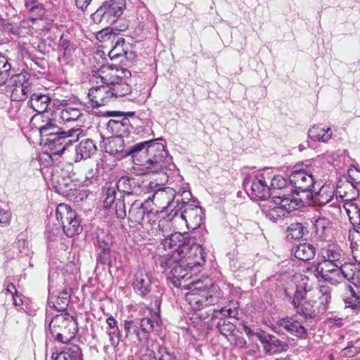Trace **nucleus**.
<instances>
[{"instance_id": "13", "label": "nucleus", "mask_w": 360, "mask_h": 360, "mask_svg": "<svg viewBox=\"0 0 360 360\" xmlns=\"http://www.w3.org/2000/svg\"><path fill=\"white\" fill-rule=\"evenodd\" d=\"M80 128H72L68 131H60L50 138L44 140V145L46 146L53 154H60L73 143L79 139L82 134Z\"/></svg>"}, {"instance_id": "19", "label": "nucleus", "mask_w": 360, "mask_h": 360, "mask_svg": "<svg viewBox=\"0 0 360 360\" xmlns=\"http://www.w3.org/2000/svg\"><path fill=\"white\" fill-rule=\"evenodd\" d=\"M88 96L94 108L105 105L115 98L109 86L103 83L91 88Z\"/></svg>"}, {"instance_id": "28", "label": "nucleus", "mask_w": 360, "mask_h": 360, "mask_svg": "<svg viewBox=\"0 0 360 360\" xmlns=\"http://www.w3.org/2000/svg\"><path fill=\"white\" fill-rule=\"evenodd\" d=\"M342 264V263L322 259V261L319 262L316 267V272L317 276L324 279L330 278L329 274L337 276L339 266H341Z\"/></svg>"}, {"instance_id": "36", "label": "nucleus", "mask_w": 360, "mask_h": 360, "mask_svg": "<svg viewBox=\"0 0 360 360\" xmlns=\"http://www.w3.org/2000/svg\"><path fill=\"white\" fill-rule=\"evenodd\" d=\"M96 251L97 261L103 264H110V243L105 238H98Z\"/></svg>"}, {"instance_id": "1", "label": "nucleus", "mask_w": 360, "mask_h": 360, "mask_svg": "<svg viewBox=\"0 0 360 360\" xmlns=\"http://www.w3.org/2000/svg\"><path fill=\"white\" fill-rule=\"evenodd\" d=\"M126 157L131 156L139 175L155 174L166 169L171 161L162 143L154 141H143L127 147Z\"/></svg>"}, {"instance_id": "23", "label": "nucleus", "mask_w": 360, "mask_h": 360, "mask_svg": "<svg viewBox=\"0 0 360 360\" xmlns=\"http://www.w3.org/2000/svg\"><path fill=\"white\" fill-rule=\"evenodd\" d=\"M279 325L299 338H305L307 337V329L303 326L300 317L295 315L292 318L281 319L278 321Z\"/></svg>"}, {"instance_id": "27", "label": "nucleus", "mask_w": 360, "mask_h": 360, "mask_svg": "<svg viewBox=\"0 0 360 360\" xmlns=\"http://www.w3.org/2000/svg\"><path fill=\"white\" fill-rule=\"evenodd\" d=\"M75 48V44L70 41L68 36L63 34L60 37L58 43V51L60 53L58 60L68 63Z\"/></svg>"}, {"instance_id": "22", "label": "nucleus", "mask_w": 360, "mask_h": 360, "mask_svg": "<svg viewBox=\"0 0 360 360\" xmlns=\"http://www.w3.org/2000/svg\"><path fill=\"white\" fill-rule=\"evenodd\" d=\"M311 193L314 202L319 206H323L333 200L335 187L331 184H325L319 188L315 186Z\"/></svg>"}, {"instance_id": "24", "label": "nucleus", "mask_w": 360, "mask_h": 360, "mask_svg": "<svg viewBox=\"0 0 360 360\" xmlns=\"http://www.w3.org/2000/svg\"><path fill=\"white\" fill-rule=\"evenodd\" d=\"M184 255V259L192 269L202 266L205 262V253L202 246L198 244L191 243L189 250Z\"/></svg>"}, {"instance_id": "56", "label": "nucleus", "mask_w": 360, "mask_h": 360, "mask_svg": "<svg viewBox=\"0 0 360 360\" xmlns=\"http://www.w3.org/2000/svg\"><path fill=\"white\" fill-rule=\"evenodd\" d=\"M11 69V65L9 63V59L0 53V70L10 72Z\"/></svg>"}, {"instance_id": "12", "label": "nucleus", "mask_w": 360, "mask_h": 360, "mask_svg": "<svg viewBox=\"0 0 360 360\" xmlns=\"http://www.w3.org/2000/svg\"><path fill=\"white\" fill-rule=\"evenodd\" d=\"M56 217L68 237H72L82 232V226L80 224V219L68 205L59 204L56 207Z\"/></svg>"}, {"instance_id": "25", "label": "nucleus", "mask_w": 360, "mask_h": 360, "mask_svg": "<svg viewBox=\"0 0 360 360\" xmlns=\"http://www.w3.org/2000/svg\"><path fill=\"white\" fill-rule=\"evenodd\" d=\"M96 151L97 147L91 139L82 140L76 148L75 162L90 158Z\"/></svg>"}, {"instance_id": "50", "label": "nucleus", "mask_w": 360, "mask_h": 360, "mask_svg": "<svg viewBox=\"0 0 360 360\" xmlns=\"http://www.w3.org/2000/svg\"><path fill=\"white\" fill-rule=\"evenodd\" d=\"M238 315L236 307H222L220 310H214L212 314V319H220L225 317L235 318Z\"/></svg>"}, {"instance_id": "43", "label": "nucleus", "mask_w": 360, "mask_h": 360, "mask_svg": "<svg viewBox=\"0 0 360 360\" xmlns=\"http://www.w3.org/2000/svg\"><path fill=\"white\" fill-rule=\"evenodd\" d=\"M82 353L77 345H70L57 354L55 360H81Z\"/></svg>"}, {"instance_id": "5", "label": "nucleus", "mask_w": 360, "mask_h": 360, "mask_svg": "<svg viewBox=\"0 0 360 360\" xmlns=\"http://www.w3.org/2000/svg\"><path fill=\"white\" fill-rule=\"evenodd\" d=\"M46 321L49 323V332L55 340L63 344L74 339L78 330L75 318L67 313H60L53 317L46 316Z\"/></svg>"}, {"instance_id": "7", "label": "nucleus", "mask_w": 360, "mask_h": 360, "mask_svg": "<svg viewBox=\"0 0 360 360\" xmlns=\"http://www.w3.org/2000/svg\"><path fill=\"white\" fill-rule=\"evenodd\" d=\"M160 315L156 314L153 319L150 318L125 319L124 321V331L125 338L135 339L139 343H146L150 338V334L153 331L154 323H158Z\"/></svg>"}, {"instance_id": "17", "label": "nucleus", "mask_w": 360, "mask_h": 360, "mask_svg": "<svg viewBox=\"0 0 360 360\" xmlns=\"http://www.w3.org/2000/svg\"><path fill=\"white\" fill-rule=\"evenodd\" d=\"M293 187L300 191H310L316 185V181L311 171L305 169L293 170L289 177Z\"/></svg>"}, {"instance_id": "42", "label": "nucleus", "mask_w": 360, "mask_h": 360, "mask_svg": "<svg viewBox=\"0 0 360 360\" xmlns=\"http://www.w3.org/2000/svg\"><path fill=\"white\" fill-rule=\"evenodd\" d=\"M359 269L358 265L347 263L344 261L342 262V266H339L337 276H340L343 280L347 279L351 283H353Z\"/></svg>"}, {"instance_id": "45", "label": "nucleus", "mask_w": 360, "mask_h": 360, "mask_svg": "<svg viewBox=\"0 0 360 360\" xmlns=\"http://www.w3.org/2000/svg\"><path fill=\"white\" fill-rule=\"evenodd\" d=\"M330 221L327 218L320 217L316 219L314 222L315 236L321 240L325 239L330 229Z\"/></svg>"}, {"instance_id": "32", "label": "nucleus", "mask_w": 360, "mask_h": 360, "mask_svg": "<svg viewBox=\"0 0 360 360\" xmlns=\"http://www.w3.org/2000/svg\"><path fill=\"white\" fill-rule=\"evenodd\" d=\"M25 6L28 12L29 18L32 22L44 19L46 8L42 4L36 0H25Z\"/></svg>"}, {"instance_id": "64", "label": "nucleus", "mask_w": 360, "mask_h": 360, "mask_svg": "<svg viewBox=\"0 0 360 360\" xmlns=\"http://www.w3.org/2000/svg\"><path fill=\"white\" fill-rule=\"evenodd\" d=\"M329 278H327L325 280L328 281L332 285H336L343 281V278L340 276H337V278H336V277L332 276V274H330V275L329 274Z\"/></svg>"}, {"instance_id": "4", "label": "nucleus", "mask_w": 360, "mask_h": 360, "mask_svg": "<svg viewBox=\"0 0 360 360\" xmlns=\"http://www.w3.org/2000/svg\"><path fill=\"white\" fill-rule=\"evenodd\" d=\"M302 205V201L294 194L283 195L267 200L262 205V212L267 219L276 222Z\"/></svg>"}, {"instance_id": "59", "label": "nucleus", "mask_w": 360, "mask_h": 360, "mask_svg": "<svg viewBox=\"0 0 360 360\" xmlns=\"http://www.w3.org/2000/svg\"><path fill=\"white\" fill-rule=\"evenodd\" d=\"M160 356L158 360H175V356L165 348L160 349Z\"/></svg>"}, {"instance_id": "57", "label": "nucleus", "mask_w": 360, "mask_h": 360, "mask_svg": "<svg viewBox=\"0 0 360 360\" xmlns=\"http://www.w3.org/2000/svg\"><path fill=\"white\" fill-rule=\"evenodd\" d=\"M305 292L302 291H296L293 300L292 301V304L295 307V308L298 309L300 305V301L304 298V295Z\"/></svg>"}, {"instance_id": "30", "label": "nucleus", "mask_w": 360, "mask_h": 360, "mask_svg": "<svg viewBox=\"0 0 360 360\" xmlns=\"http://www.w3.org/2000/svg\"><path fill=\"white\" fill-rule=\"evenodd\" d=\"M130 123L127 117L121 120H110L106 124L108 131L115 136L123 137L129 132Z\"/></svg>"}, {"instance_id": "44", "label": "nucleus", "mask_w": 360, "mask_h": 360, "mask_svg": "<svg viewBox=\"0 0 360 360\" xmlns=\"http://www.w3.org/2000/svg\"><path fill=\"white\" fill-rule=\"evenodd\" d=\"M319 295V313H323L328 309V305L331 300V289L326 285H320L318 290Z\"/></svg>"}, {"instance_id": "31", "label": "nucleus", "mask_w": 360, "mask_h": 360, "mask_svg": "<svg viewBox=\"0 0 360 360\" xmlns=\"http://www.w3.org/2000/svg\"><path fill=\"white\" fill-rule=\"evenodd\" d=\"M136 23L138 27L141 30L149 29L155 25L154 15L145 6L137 8Z\"/></svg>"}, {"instance_id": "9", "label": "nucleus", "mask_w": 360, "mask_h": 360, "mask_svg": "<svg viewBox=\"0 0 360 360\" xmlns=\"http://www.w3.org/2000/svg\"><path fill=\"white\" fill-rule=\"evenodd\" d=\"M146 193H153L151 198V207L155 204L162 209L174 208L176 210L181 204V199L175 200L176 191L170 187L162 188L161 186L154 181L147 183Z\"/></svg>"}, {"instance_id": "53", "label": "nucleus", "mask_w": 360, "mask_h": 360, "mask_svg": "<svg viewBox=\"0 0 360 360\" xmlns=\"http://www.w3.org/2000/svg\"><path fill=\"white\" fill-rule=\"evenodd\" d=\"M269 337L271 340V347L274 354L288 350L289 346L286 342L282 341L272 335H269Z\"/></svg>"}, {"instance_id": "48", "label": "nucleus", "mask_w": 360, "mask_h": 360, "mask_svg": "<svg viewBox=\"0 0 360 360\" xmlns=\"http://www.w3.org/2000/svg\"><path fill=\"white\" fill-rule=\"evenodd\" d=\"M114 167V160H112V158L110 155H104L98 160L96 165L97 171H102L103 173H107L112 171Z\"/></svg>"}, {"instance_id": "39", "label": "nucleus", "mask_w": 360, "mask_h": 360, "mask_svg": "<svg viewBox=\"0 0 360 360\" xmlns=\"http://www.w3.org/2000/svg\"><path fill=\"white\" fill-rule=\"evenodd\" d=\"M178 214L177 210H172V212L165 217H162L158 221L156 231L159 235L166 236L169 235L173 228V219Z\"/></svg>"}, {"instance_id": "33", "label": "nucleus", "mask_w": 360, "mask_h": 360, "mask_svg": "<svg viewBox=\"0 0 360 360\" xmlns=\"http://www.w3.org/2000/svg\"><path fill=\"white\" fill-rule=\"evenodd\" d=\"M127 151V147L124 145L123 137L115 136L110 138L106 148V152L110 155H117L118 158L122 159L126 157Z\"/></svg>"}, {"instance_id": "6", "label": "nucleus", "mask_w": 360, "mask_h": 360, "mask_svg": "<svg viewBox=\"0 0 360 360\" xmlns=\"http://www.w3.org/2000/svg\"><path fill=\"white\" fill-rule=\"evenodd\" d=\"M160 238L165 250H172L168 255H164L159 259L160 266H168L174 262L184 258L186 251L189 250L191 240L187 236L176 232Z\"/></svg>"}, {"instance_id": "34", "label": "nucleus", "mask_w": 360, "mask_h": 360, "mask_svg": "<svg viewBox=\"0 0 360 360\" xmlns=\"http://www.w3.org/2000/svg\"><path fill=\"white\" fill-rule=\"evenodd\" d=\"M51 102V98L48 94L41 93L32 94L29 101L30 107L38 113L45 112Z\"/></svg>"}, {"instance_id": "63", "label": "nucleus", "mask_w": 360, "mask_h": 360, "mask_svg": "<svg viewBox=\"0 0 360 360\" xmlns=\"http://www.w3.org/2000/svg\"><path fill=\"white\" fill-rule=\"evenodd\" d=\"M92 0H75L77 7L81 10H84Z\"/></svg>"}, {"instance_id": "62", "label": "nucleus", "mask_w": 360, "mask_h": 360, "mask_svg": "<svg viewBox=\"0 0 360 360\" xmlns=\"http://www.w3.org/2000/svg\"><path fill=\"white\" fill-rule=\"evenodd\" d=\"M10 221L9 214L0 208V223L7 224Z\"/></svg>"}, {"instance_id": "51", "label": "nucleus", "mask_w": 360, "mask_h": 360, "mask_svg": "<svg viewBox=\"0 0 360 360\" xmlns=\"http://www.w3.org/2000/svg\"><path fill=\"white\" fill-rule=\"evenodd\" d=\"M219 321L217 323V328L224 335L231 334L235 329V326L224 318L219 319Z\"/></svg>"}, {"instance_id": "16", "label": "nucleus", "mask_w": 360, "mask_h": 360, "mask_svg": "<svg viewBox=\"0 0 360 360\" xmlns=\"http://www.w3.org/2000/svg\"><path fill=\"white\" fill-rule=\"evenodd\" d=\"M147 184L139 179L128 176H121L117 182L115 189H117L124 195H139L141 193H146Z\"/></svg>"}, {"instance_id": "49", "label": "nucleus", "mask_w": 360, "mask_h": 360, "mask_svg": "<svg viewBox=\"0 0 360 360\" xmlns=\"http://www.w3.org/2000/svg\"><path fill=\"white\" fill-rule=\"evenodd\" d=\"M297 312L299 314L298 316L304 319L308 317H314L318 313L314 309V305L308 301L300 303V305L297 309Z\"/></svg>"}, {"instance_id": "21", "label": "nucleus", "mask_w": 360, "mask_h": 360, "mask_svg": "<svg viewBox=\"0 0 360 360\" xmlns=\"http://www.w3.org/2000/svg\"><path fill=\"white\" fill-rule=\"evenodd\" d=\"M132 286L140 296L146 297L151 290V276L143 269L138 270L134 275Z\"/></svg>"}, {"instance_id": "52", "label": "nucleus", "mask_w": 360, "mask_h": 360, "mask_svg": "<svg viewBox=\"0 0 360 360\" xmlns=\"http://www.w3.org/2000/svg\"><path fill=\"white\" fill-rule=\"evenodd\" d=\"M271 184L269 186L270 191L271 190H281L283 188H285L286 186L288 185V180L287 179L284 178L281 175H276L273 177L271 176Z\"/></svg>"}, {"instance_id": "47", "label": "nucleus", "mask_w": 360, "mask_h": 360, "mask_svg": "<svg viewBox=\"0 0 360 360\" xmlns=\"http://www.w3.org/2000/svg\"><path fill=\"white\" fill-rule=\"evenodd\" d=\"M345 208L352 224L360 226V208L358 205L354 202H348L345 205Z\"/></svg>"}, {"instance_id": "11", "label": "nucleus", "mask_w": 360, "mask_h": 360, "mask_svg": "<svg viewBox=\"0 0 360 360\" xmlns=\"http://www.w3.org/2000/svg\"><path fill=\"white\" fill-rule=\"evenodd\" d=\"M151 207V198L148 197L146 200H134L131 205L128 212L129 221L134 226L136 224L143 226L155 223L157 216L153 212Z\"/></svg>"}, {"instance_id": "55", "label": "nucleus", "mask_w": 360, "mask_h": 360, "mask_svg": "<svg viewBox=\"0 0 360 360\" xmlns=\"http://www.w3.org/2000/svg\"><path fill=\"white\" fill-rule=\"evenodd\" d=\"M358 349L352 345L343 348L340 352V355L345 357H352L358 354Z\"/></svg>"}, {"instance_id": "41", "label": "nucleus", "mask_w": 360, "mask_h": 360, "mask_svg": "<svg viewBox=\"0 0 360 360\" xmlns=\"http://www.w3.org/2000/svg\"><path fill=\"white\" fill-rule=\"evenodd\" d=\"M82 112L77 108L66 107L60 111L58 115V121L60 123L68 124L77 121Z\"/></svg>"}, {"instance_id": "26", "label": "nucleus", "mask_w": 360, "mask_h": 360, "mask_svg": "<svg viewBox=\"0 0 360 360\" xmlns=\"http://www.w3.org/2000/svg\"><path fill=\"white\" fill-rule=\"evenodd\" d=\"M320 255L323 259L338 263H342L345 260L342 250L338 245L335 243H330L322 248L320 250Z\"/></svg>"}, {"instance_id": "60", "label": "nucleus", "mask_w": 360, "mask_h": 360, "mask_svg": "<svg viewBox=\"0 0 360 360\" xmlns=\"http://www.w3.org/2000/svg\"><path fill=\"white\" fill-rule=\"evenodd\" d=\"M39 21L41 22L42 28L45 30H49L53 22L52 19L47 18L46 15H44L43 20H39Z\"/></svg>"}, {"instance_id": "20", "label": "nucleus", "mask_w": 360, "mask_h": 360, "mask_svg": "<svg viewBox=\"0 0 360 360\" xmlns=\"http://www.w3.org/2000/svg\"><path fill=\"white\" fill-rule=\"evenodd\" d=\"M164 271L170 269L169 276L170 280L175 286L181 285V281L191 278V276L187 278L188 274V270H191L192 268L188 264V262L181 258L179 260L174 262V264L168 266H161Z\"/></svg>"}, {"instance_id": "61", "label": "nucleus", "mask_w": 360, "mask_h": 360, "mask_svg": "<svg viewBox=\"0 0 360 360\" xmlns=\"http://www.w3.org/2000/svg\"><path fill=\"white\" fill-rule=\"evenodd\" d=\"M106 323L110 330L119 328L117 326V321L115 320L112 316H110L107 318Z\"/></svg>"}, {"instance_id": "37", "label": "nucleus", "mask_w": 360, "mask_h": 360, "mask_svg": "<svg viewBox=\"0 0 360 360\" xmlns=\"http://www.w3.org/2000/svg\"><path fill=\"white\" fill-rule=\"evenodd\" d=\"M43 124L39 127V131L41 137V143H44V140L50 138L51 136L55 135L60 131V129L57 127L54 120L46 118L42 120Z\"/></svg>"}, {"instance_id": "14", "label": "nucleus", "mask_w": 360, "mask_h": 360, "mask_svg": "<svg viewBox=\"0 0 360 360\" xmlns=\"http://www.w3.org/2000/svg\"><path fill=\"white\" fill-rule=\"evenodd\" d=\"M184 194L185 197L181 199V204L176 210L181 211L180 217L185 221L188 229L195 230L202 223V210L200 207L193 206L184 200L190 199L191 196L190 191H184Z\"/></svg>"}, {"instance_id": "18", "label": "nucleus", "mask_w": 360, "mask_h": 360, "mask_svg": "<svg viewBox=\"0 0 360 360\" xmlns=\"http://www.w3.org/2000/svg\"><path fill=\"white\" fill-rule=\"evenodd\" d=\"M113 205H115L114 208L117 217L124 219L127 217L124 195L120 194V197L117 198L115 187L107 188L105 191L104 207L111 208Z\"/></svg>"}, {"instance_id": "10", "label": "nucleus", "mask_w": 360, "mask_h": 360, "mask_svg": "<svg viewBox=\"0 0 360 360\" xmlns=\"http://www.w3.org/2000/svg\"><path fill=\"white\" fill-rule=\"evenodd\" d=\"M8 86L12 101H25L32 91L33 82L30 73L22 70L13 75L8 80Z\"/></svg>"}, {"instance_id": "15", "label": "nucleus", "mask_w": 360, "mask_h": 360, "mask_svg": "<svg viewBox=\"0 0 360 360\" xmlns=\"http://www.w3.org/2000/svg\"><path fill=\"white\" fill-rule=\"evenodd\" d=\"M270 179L269 173H258L251 180L245 179L243 184L246 187L250 184V195L252 198L266 200L271 197L270 187L267 183Z\"/></svg>"}, {"instance_id": "40", "label": "nucleus", "mask_w": 360, "mask_h": 360, "mask_svg": "<svg viewBox=\"0 0 360 360\" xmlns=\"http://www.w3.org/2000/svg\"><path fill=\"white\" fill-rule=\"evenodd\" d=\"M343 300L345 308H349L353 310L358 309L360 304V298L350 285H345Z\"/></svg>"}, {"instance_id": "29", "label": "nucleus", "mask_w": 360, "mask_h": 360, "mask_svg": "<svg viewBox=\"0 0 360 360\" xmlns=\"http://www.w3.org/2000/svg\"><path fill=\"white\" fill-rule=\"evenodd\" d=\"M70 289L66 288L58 292V295H51L49 298V305L57 311H65L70 299Z\"/></svg>"}, {"instance_id": "54", "label": "nucleus", "mask_w": 360, "mask_h": 360, "mask_svg": "<svg viewBox=\"0 0 360 360\" xmlns=\"http://www.w3.org/2000/svg\"><path fill=\"white\" fill-rule=\"evenodd\" d=\"M109 340L112 346L117 347L121 340V331L120 328L110 330L108 332Z\"/></svg>"}, {"instance_id": "46", "label": "nucleus", "mask_w": 360, "mask_h": 360, "mask_svg": "<svg viewBox=\"0 0 360 360\" xmlns=\"http://www.w3.org/2000/svg\"><path fill=\"white\" fill-rule=\"evenodd\" d=\"M308 233L307 229L303 224L292 223L287 229V238L288 240H298Z\"/></svg>"}, {"instance_id": "3", "label": "nucleus", "mask_w": 360, "mask_h": 360, "mask_svg": "<svg viewBox=\"0 0 360 360\" xmlns=\"http://www.w3.org/2000/svg\"><path fill=\"white\" fill-rule=\"evenodd\" d=\"M98 75L102 83L109 86L115 98L131 93V87L127 82V79L131 77V72L127 70L112 65H103L98 70Z\"/></svg>"}, {"instance_id": "35", "label": "nucleus", "mask_w": 360, "mask_h": 360, "mask_svg": "<svg viewBox=\"0 0 360 360\" xmlns=\"http://www.w3.org/2000/svg\"><path fill=\"white\" fill-rule=\"evenodd\" d=\"M309 137L314 141L327 143L333 136L330 127H323L321 125L312 126L308 131Z\"/></svg>"}, {"instance_id": "8", "label": "nucleus", "mask_w": 360, "mask_h": 360, "mask_svg": "<svg viewBox=\"0 0 360 360\" xmlns=\"http://www.w3.org/2000/svg\"><path fill=\"white\" fill-rule=\"evenodd\" d=\"M124 8V0H105L91 14V18L95 23L107 27L117 21Z\"/></svg>"}, {"instance_id": "38", "label": "nucleus", "mask_w": 360, "mask_h": 360, "mask_svg": "<svg viewBox=\"0 0 360 360\" xmlns=\"http://www.w3.org/2000/svg\"><path fill=\"white\" fill-rule=\"evenodd\" d=\"M293 252L297 259L309 261L314 257L316 248L310 243H300L295 248Z\"/></svg>"}, {"instance_id": "58", "label": "nucleus", "mask_w": 360, "mask_h": 360, "mask_svg": "<svg viewBox=\"0 0 360 360\" xmlns=\"http://www.w3.org/2000/svg\"><path fill=\"white\" fill-rule=\"evenodd\" d=\"M260 340L262 344H264L263 349L266 354H274L273 352V349L271 347V343L270 339H267L266 338H260Z\"/></svg>"}, {"instance_id": "2", "label": "nucleus", "mask_w": 360, "mask_h": 360, "mask_svg": "<svg viewBox=\"0 0 360 360\" xmlns=\"http://www.w3.org/2000/svg\"><path fill=\"white\" fill-rule=\"evenodd\" d=\"M204 284L200 280L192 283L193 289L186 295V300L195 311L201 310L205 307L217 304L224 298V292L218 285L206 278Z\"/></svg>"}]
</instances>
